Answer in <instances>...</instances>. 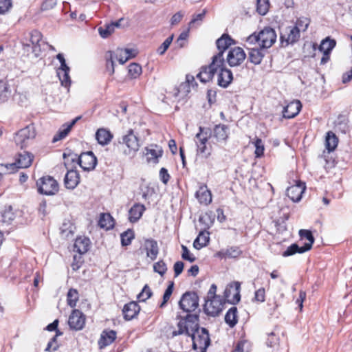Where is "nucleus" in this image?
<instances>
[{"label":"nucleus","mask_w":352,"mask_h":352,"mask_svg":"<svg viewBox=\"0 0 352 352\" xmlns=\"http://www.w3.org/2000/svg\"><path fill=\"white\" fill-rule=\"evenodd\" d=\"M117 146L124 155L131 159L140 147L139 138L133 129H129L126 134L118 139Z\"/></svg>","instance_id":"1"},{"label":"nucleus","mask_w":352,"mask_h":352,"mask_svg":"<svg viewBox=\"0 0 352 352\" xmlns=\"http://www.w3.org/2000/svg\"><path fill=\"white\" fill-rule=\"evenodd\" d=\"M178 330L173 332V336L182 334L190 336L197 331L199 327V316L197 314H187L182 318L177 324Z\"/></svg>","instance_id":"2"},{"label":"nucleus","mask_w":352,"mask_h":352,"mask_svg":"<svg viewBox=\"0 0 352 352\" xmlns=\"http://www.w3.org/2000/svg\"><path fill=\"white\" fill-rule=\"evenodd\" d=\"M299 235L302 239L305 238L308 242L305 243L302 246H299L296 243L292 244L283 252V256L287 257L296 253L302 254L311 250L314 243V237L311 232L308 230L302 229L299 230Z\"/></svg>","instance_id":"3"},{"label":"nucleus","mask_w":352,"mask_h":352,"mask_svg":"<svg viewBox=\"0 0 352 352\" xmlns=\"http://www.w3.org/2000/svg\"><path fill=\"white\" fill-rule=\"evenodd\" d=\"M192 340V348L195 350L199 349L206 351L210 344V338L208 331L204 328H199L197 331L189 336Z\"/></svg>","instance_id":"4"},{"label":"nucleus","mask_w":352,"mask_h":352,"mask_svg":"<svg viewBox=\"0 0 352 352\" xmlns=\"http://www.w3.org/2000/svg\"><path fill=\"white\" fill-rule=\"evenodd\" d=\"M35 137V127L33 124H29L16 133L14 141L16 145L23 149L30 144Z\"/></svg>","instance_id":"5"},{"label":"nucleus","mask_w":352,"mask_h":352,"mask_svg":"<svg viewBox=\"0 0 352 352\" xmlns=\"http://www.w3.org/2000/svg\"><path fill=\"white\" fill-rule=\"evenodd\" d=\"M38 192L45 195H54L58 191V184L52 177L43 176L36 181Z\"/></svg>","instance_id":"6"},{"label":"nucleus","mask_w":352,"mask_h":352,"mask_svg":"<svg viewBox=\"0 0 352 352\" xmlns=\"http://www.w3.org/2000/svg\"><path fill=\"white\" fill-rule=\"evenodd\" d=\"M33 159L34 155L30 152L23 151L19 153L14 163L6 164L9 168V171L6 174L14 173L18 168H25L30 166Z\"/></svg>","instance_id":"7"},{"label":"nucleus","mask_w":352,"mask_h":352,"mask_svg":"<svg viewBox=\"0 0 352 352\" xmlns=\"http://www.w3.org/2000/svg\"><path fill=\"white\" fill-rule=\"evenodd\" d=\"M223 65V63H219L217 57H212V63L208 66H204L197 74V78L202 82H207L211 80L218 72L219 67Z\"/></svg>","instance_id":"8"},{"label":"nucleus","mask_w":352,"mask_h":352,"mask_svg":"<svg viewBox=\"0 0 352 352\" xmlns=\"http://www.w3.org/2000/svg\"><path fill=\"white\" fill-rule=\"evenodd\" d=\"M179 306L185 312L194 311L199 306L197 294L193 292H186L182 295Z\"/></svg>","instance_id":"9"},{"label":"nucleus","mask_w":352,"mask_h":352,"mask_svg":"<svg viewBox=\"0 0 352 352\" xmlns=\"http://www.w3.org/2000/svg\"><path fill=\"white\" fill-rule=\"evenodd\" d=\"M300 38L299 30L294 26H287L280 32V40L282 46L293 45Z\"/></svg>","instance_id":"10"},{"label":"nucleus","mask_w":352,"mask_h":352,"mask_svg":"<svg viewBox=\"0 0 352 352\" xmlns=\"http://www.w3.org/2000/svg\"><path fill=\"white\" fill-rule=\"evenodd\" d=\"M260 47L270 48L276 41V34L274 29L266 27L259 32Z\"/></svg>","instance_id":"11"},{"label":"nucleus","mask_w":352,"mask_h":352,"mask_svg":"<svg viewBox=\"0 0 352 352\" xmlns=\"http://www.w3.org/2000/svg\"><path fill=\"white\" fill-rule=\"evenodd\" d=\"M223 309V304L220 297H214L213 299H206L204 305V312L211 316H218Z\"/></svg>","instance_id":"12"},{"label":"nucleus","mask_w":352,"mask_h":352,"mask_svg":"<svg viewBox=\"0 0 352 352\" xmlns=\"http://www.w3.org/2000/svg\"><path fill=\"white\" fill-rule=\"evenodd\" d=\"M233 44H234V41L228 34H223L216 41V45L219 50V53L213 56V57H217L219 63H223V52Z\"/></svg>","instance_id":"13"},{"label":"nucleus","mask_w":352,"mask_h":352,"mask_svg":"<svg viewBox=\"0 0 352 352\" xmlns=\"http://www.w3.org/2000/svg\"><path fill=\"white\" fill-rule=\"evenodd\" d=\"M78 164L84 170L90 171L95 168L97 158L92 151L82 153L78 157Z\"/></svg>","instance_id":"14"},{"label":"nucleus","mask_w":352,"mask_h":352,"mask_svg":"<svg viewBox=\"0 0 352 352\" xmlns=\"http://www.w3.org/2000/svg\"><path fill=\"white\" fill-rule=\"evenodd\" d=\"M246 54L240 47L231 49L227 56V62L230 67L240 65L245 59Z\"/></svg>","instance_id":"15"},{"label":"nucleus","mask_w":352,"mask_h":352,"mask_svg":"<svg viewBox=\"0 0 352 352\" xmlns=\"http://www.w3.org/2000/svg\"><path fill=\"white\" fill-rule=\"evenodd\" d=\"M217 74V85L222 88H227L233 80V74L230 69L223 65L219 67Z\"/></svg>","instance_id":"16"},{"label":"nucleus","mask_w":352,"mask_h":352,"mask_svg":"<svg viewBox=\"0 0 352 352\" xmlns=\"http://www.w3.org/2000/svg\"><path fill=\"white\" fill-rule=\"evenodd\" d=\"M85 324V316L83 313L78 309L73 310L68 320V324L70 329L79 331L84 327Z\"/></svg>","instance_id":"17"},{"label":"nucleus","mask_w":352,"mask_h":352,"mask_svg":"<svg viewBox=\"0 0 352 352\" xmlns=\"http://www.w3.org/2000/svg\"><path fill=\"white\" fill-rule=\"evenodd\" d=\"M200 132L196 135V144L197 146V152L203 155L207 158L210 155V148L208 147L206 143L208 142V135L203 133V128L199 127Z\"/></svg>","instance_id":"18"},{"label":"nucleus","mask_w":352,"mask_h":352,"mask_svg":"<svg viewBox=\"0 0 352 352\" xmlns=\"http://www.w3.org/2000/svg\"><path fill=\"white\" fill-rule=\"evenodd\" d=\"M306 186L305 183L299 181L296 184L288 187L286 190L287 197L294 202H298L301 198L302 195L305 190Z\"/></svg>","instance_id":"19"},{"label":"nucleus","mask_w":352,"mask_h":352,"mask_svg":"<svg viewBox=\"0 0 352 352\" xmlns=\"http://www.w3.org/2000/svg\"><path fill=\"white\" fill-rule=\"evenodd\" d=\"M116 339V332L114 330L105 329L102 331L98 344L102 349L112 344Z\"/></svg>","instance_id":"20"},{"label":"nucleus","mask_w":352,"mask_h":352,"mask_svg":"<svg viewBox=\"0 0 352 352\" xmlns=\"http://www.w3.org/2000/svg\"><path fill=\"white\" fill-rule=\"evenodd\" d=\"M302 108V104L299 100H294L289 102L283 108V116L285 118L290 119L296 116Z\"/></svg>","instance_id":"21"},{"label":"nucleus","mask_w":352,"mask_h":352,"mask_svg":"<svg viewBox=\"0 0 352 352\" xmlns=\"http://www.w3.org/2000/svg\"><path fill=\"white\" fill-rule=\"evenodd\" d=\"M144 249L146 252V256L154 261L159 254V247L157 241L153 239H146L144 241Z\"/></svg>","instance_id":"22"},{"label":"nucleus","mask_w":352,"mask_h":352,"mask_svg":"<svg viewBox=\"0 0 352 352\" xmlns=\"http://www.w3.org/2000/svg\"><path fill=\"white\" fill-rule=\"evenodd\" d=\"M140 307L136 302L132 301L126 304L122 309L124 318L126 320L133 319L140 312Z\"/></svg>","instance_id":"23"},{"label":"nucleus","mask_w":352,"mask_h":352,"mask_svg":"<svg viewBox=\"0 0 352 352\" xmlns=\"http://www.w3.org/2000/svg\"><path fill=\"white\" fill-rule=\"evenodd\" d=\"M145 150L147 161L155 164L158 162L159 157H162L163 153L162 148L157 144H152Z\"/></svg>","instance_id":"24"},{"label":"nucleus","mask_w":352,"mask_h":352,"mask_svg":"<svg viewBox=\"0 0 352 352\" xmlns=\"http://www.w3.org/2000/svg\"><path fill=\"white\" fill-rule=\"evenodd\" d=\"M80 182V175L76 170H69L64 179L65 186L68 189H74Z\"/></svg>","instance_id":"25"},{"label":"nucleus","mask_w":352,"mask_h":352,"mask_svg":"<svg viewBox=\"0 0 352 352\" xmlns=\"http://www.w3.org/2000/svg\"><path fill=\"white\" fill-rule=\"evenodd\" d=\"M80 119V117H76L72 120L69 123L63 124L58 130V133L53 137L52 142H56L65 138L70 132L72 127L75 125L76 122Z\"/></svg>","instance_id":"26"},{"label":"nucleus","mask_w":352,"mask_h":352,"mask_svg":"<svg viewBox=\"0 0 352 352\" xmlns=\"http://www.w3.org/2000/svg\"><path fill=\"white\" fill-rule=\"evenodd\" d=\"M213 136L218 142H226L229 136V128L225 124H217L213 129Z\"/></svg>","instance_id":"27"},{"label":"nucleus","mask_w":352,"mask_h":352,"mask_svg":"<svg viewBox=\"0 0 352 352\" xmlns=\"http://www.w3.org/2000/svg\"><path fill=\"white\" fill-rule=\"evenodd\" d=\"M146 210L144 205L135 204L129 211V220L131 223L137 222Z\"/></svg>","instance_id":"28"},{"label":"nucleus","mask_w":352,"mask_h":352,"mask_svg":"<svg viewBox=\"0 0 352 352\" xmlns=\"http://www.w3.org/2000/svg\"><path fill=\"white\" fill-rule=\"evenodd\" d=\"M195 197L201 204L208 205L212 201V194L206 186H200L196 192Z\"/></svg>","instance_id":"29"},{"label":"nucleus","mask_w":352,"mask_h":352,"mask_svg":"<svg viewBox=\"0 0 352 352\" xmlns=\"http://www.w3.org/2000/svg\"><path fill=\"white\" fill-rule=\"evenodd\" d=\"M90 241L87 237H78L74 244V251L80 256L85 254L89 248Z\"/></svg>","instance_id":"30"},{"label":"nucleus","mask_w":352,"mask_h":352,"mask_svg":"<svg viewBox=\"0 0 352 352\" xmlns=\"http://www.w3.org/2000/svg\"><path fill=\"white\" fill-rule=\"evenodd\" d=\"M113 137L111 131L104 128L98 129L96 133V139L98 144L102 146L109 144Z\"/></svg>","instance_id":"31"},{"label":"nucleus","mask_w":352,"mask_h":352,"mask_svg":"<svg viewBox=\"0 0 352 352\" xmlns=\"http://www.w3.org/2000/svg\"><path fill=\"white\" fill-rule=\"evenodd\" d=\"M264 48H262L261 47H260V48H258V47H250L249 48V56H248V58L250 60V61L254 64V65H259L264 56H265V53H264Z\"/></svg>","instance_id":"32"},{"label":"nucleus","mask_w":352,"mask_h":352,"mask_svg":"<svg viewBox=\"0 0 352 352\" xmlns=\"http://www.w3.org/2000/svg\"><path fill=\"white\" fill-rule=\"evenodd\" d=\"M237 308L232 307L228 309L225 316V322L230 327L233 328L238 322Z\"/></svg>","instance_id":"33"},{"label":"nucleus","mask_w":352,"mask_h":352,"mask_svg":"<svg viewBox=\"0 0 352 352\" xmlns=\"http://www.w3.org/2000/svg\"><path fill=\"white\" fill-rule=\"evenodd\" d=\"M30 34V41L32 45V52L36 54L37 52L40 51V42L42 39V34L36 30H32Z\"/></svg>","instance_id":"34"},{"label":"nucleus","mask_w":352,"mask_h":352,"mask_svg":"<svg viewBox=\"0 0 352 352\" xmlns=\"http://www.w3.org/2000/svg\"><path fill=\"white\" fill-rule=\"evenodd\" d=\"M119 26L120 21L106 24L104 27H100L98 28V33L102 38H106L114 32L116 28H118Z\"/></svg>","instance_id":"35"},{"label":"nucleus","mask_w":352,"mask_h":352,"mask_svg":"<svg viewBox=\"0 0 352 352\" xmlns=\"http://www.w3.org/2000/svg\"><path fill=\"white\" fill-rule=\"evenodd\" d=\"M209 232L206 231L200 232L193 243V246L197 250L207 245L209 242Z\"/></svg>","instance_id":"36"},{"label":"nucleus","mask_w":352,"mask_h":352,"mask_svg":"<svg viewBox=\"0 0 352 352\" xmlns=\"http://www.w3.org/2000/svg\"><path fill=\"white\" fill-rule=\"evenodd\" d=\"M98 225L100 228L108 230L113 228L114 223L112 217L108 213L101 214Z\"/></svg>","instance_id":"37"},{"label":"nucleus","mask_w":352,"mask_h":352,"mask_svg":"<svg viewBox=\"0 0 352 352\" xmlns=\"http://www.w3.org/2000/svg\"><path fill=\"white\" fill-rule=\"evenodd\" d=\"M326 148L329 152L333 151L336 149L338 143V138L334 133L329 131L326 136Z\"/></svg>","instance_id":"38"},{"label":"nucleus","mask_w":352,"mask_h":352,"mask_svg":"<svg viewBox=\"0 0 352 352\" xmlns=\"http://www.w3.org/2000/svg\"><path fill=\"white\" fill-rule=\"evenodd\" d=\"M336 45V40L331 39L330 37H327L322 41L318 49L320 52L330 54Z\"/></svg>","instance_id":"39"},{"label":"nucleus","mask_w":352,"mask_h":352,"mask_svg":"<svg viewBox=\"0 0 352 352\" xmlns=\"http://www.w3.org/2000/svg\"><path fill=\"white\" fill-rule=\"evenodd\" d=\"M236 288H235V293L233 295L232 299L229 298V295L231 292L230 289H226L224 292V296L227 299V301L232 305H234L239 302L241 299V295H240V283L239 282L235 283Z\"/></svg>","instance_id":"40"},{"label":"nucleus","mask_w":352,"mask_h":352,"mask_svg":"<svg viewBox=\"0 0 352 352\" xmlns=\"http://www.w3.org/2000/svg\"><path fill=\"white\" fill-rule=\"evenodd\" d=\"M128 51H123L122 49H118L116 52H113L114 58L118 60L120 64H124L128 60L133 58V55H129Z\"/></svg>","instance_id":"41"},{"label":"nucleus","mask_w":352,"mask_h":352,"mask_svg":"<svg viewBox=\"0 0 352 352\" xmlns=\"http://www.w3.org/2000/svg\"><path fill=\"white\" fill-rule=\"evenodd\" d=\"M121 244L122 246H128L131 243L132 240L135 238V234L133 230L128 229L120 234Z\"/></svg>","instance_id":"42"},{"label":"nucleus","mask_w":352,"mask_h":352,"mask_svg":"<svg viewBox=\"0 0 352 352\" xmlns=\"http://www.w3.org/2000/svg\"><path fill=\"white\" fill-rule=\"evenodd\" d=\"M266 344L268 347L273 348L274 349H278L279 348V337L275 332H271L267 335Z\"/></svg>","instance_id":"43"},{"label":"nucleus","mask_w":352,"mask_h":352,"mask_svg":"<svg viewBox=\"0 0 352 352\" xmlns=\"http://www.w3.org/2000/svg\"><path fill=\"white\" fill-rule=\"evenodd\" d=\"M67 305L71 307H74L78 300V292L75 289H69L67 292Z\"/></svg>","instance_id":"44"},{"label":"nucleus","mask_w":352,"mask_h":352,"mask_svg":"<svg viewBox=\"0 0 352 352\" xmlns=\"http://www.w3.org/2000/svg\"><path fill=\"white\" fill-rule=\"evenodd\" d=\"M69 70L57 71V75L59 78L60 83L65 87H69L71 85V79L69 75Z\"/></svg>","instance_id":"45"},{"label":"nucleus","mask_w":352,"mask_h":352,"mask_svg":"<svg viewBox=\"0 0 352 352\" xmlns=\"http://www.w3.org/2000/svg\"><path fill=\"white\" fill-rule=\"evenodd\" d=\"M106 69L110 75L114 73L115 58L112 52L109 51L106 54Z\"/></svg>","instance_id":"46"},{"label":"nucleus","mask_w":352,"mask_h":352,"mask_svg":"<svg viewBox=\"0 0 352 352\" xmlns=\"http://www.w3.org/2000/svg\"><path fill=\"white\" fill-rule=\"evenodd\" d=\"M310 23L309 19L307 17H300L297 19L294 28H297V30H299V32L300 31L305 32Z\"/></svg>","instance_id":"47"},{"label":"nucleus","mask_w":352,"mask_h":352,"mask_svg":"<svg viewBox=\"0 0 352 352\" xmlns=\"http://www.w3.org/2000/svg\"><path fill=\"white\" fill-rule=\"evenodd\" d=\"M142 73V67L138 63H131L129 65V74L132 78H136Z\"/></svg>","instance_id":"48"},{"label":"nucleus","mask_w":352,"mask_h":352,"mask_svg":"<svg viewBox=\"0 0 352 352\" xmlns=\"http://www.w3.org/2000/svg\"><path fill=\"white\" fill-rule=\"evenodd\" d=\"M269 9V1L268 0H257L256 3V11L261 15H265Z\"/></svg>","instance_id":"49"},{"label":"nucleus","mask_w":352,"mask_h":352,"mask_svg":"<svg viewBox=\"0 0 352 352\" xmlns=\"http://www.w3.org/2000/svg\"><path fill=\"white\" fill-rule=\"evenodd\" d=\"M153 292L148 285H145L142 292L138 295L139 301L145 302L147 299L151 297Z\"/></svg>","instance_id":"50"},{"label":"nucleus","mask_w":352,"mask_h":352,"mask_svg":"<svg viewBox=\"0 0 352 352\" xmlns=\"http://www.w3.org/2000/svg\"><path fill=\"white\" fill-rule=\"evenodd\" d=\"M254 144L256 148L254 152L256 157H261L263 155L265 151L264 144L261 138H256Z\"/></svg>","instance_id":"51"},{"label":"nucleus","mask_w":352,"mask_h":352,"mask_svg":"<svg viewBox=\"0 0 352 352\" xmlns=\"http://www.w3.org/2000/svg\"><path fill=\"white\" fill-rule=\"evenodd\" d=\"M153 270L161 276H164L167 271V266L163 260H160L153 265Z\"/></svg>","instance_id":"52"},{"label":"nucleus","mask_w":352,"mask_h":352,"mask_svg":"<svg viewBox=\"0 0 352 352\" xmlns=\"http://www.w3.org/2000/svg\"><path fill=\"white\" fill-rule=\"evenodd\" d=\"M195 85H197V83L195 80V77L192 75L188 74L186 77V82L184 83H182L179 86V90L185 89L186 88H188L186 90V92H189L188 88L190 86L194 87Z\"/></svg>","instance_id":"53"},{"label":"nucleus","mask_w":352,"mask_h":352,"mask_svg":"<svg viewBox=\"0 0 352 352\" xmlns=\"http://www.w3.org/2000/svg\"><path fill=\"white\" fill-rule=\"evenodd\" d=\"M14 219V214L12 211L11 207L4 210L1 212V221L3 223H10Z\"/></svg>","instance_id":"54"},{"label":"nucleus","mask_w":352,"mask_h":352,"mask_svg":"<svg viewBox=\"0 0 352 352\" xmlns=\"http://www.w3.org/2000/svg\"><path fill=\"white\" fill-rule=\"evenodd\" d=\"M173 34L168 36L162 44L157 48V52L160 55H163L169 47L173 40Z\"/></svg>","instance_id":"55"},{"label":"nucleus","mask_w":352,"mask_h":352,"mask_svg":"<svg viewBox=\"0 0 352 352\" xmlns=\"http://www.w3.org/2000/svg\"><path fill=\"white\" fill-rule=\"evenodd\" d=\"M173 287H174V283L170 282L164 294L163 301L161 303V305H160V307H163L166 305V303L168 302V300H169V298L173 293Z\"/></svg>","instance_id":"56"},{"label":"nucleus","mask_w":352,"mask_h":352,"mask_svg":"<svg viewBox=\"0 0 352 352\" xmlns=\"http://www.w3.org/2000/svg\"><path fill=\"white\" fill-rule=\"evenodd\" d=\"M12 6V0H0V14H4Z\"/></svg>","instance_id":"57"},{"label":"nucleus","mask_w":352,"mask_h":352,"mask_svg":"<svg viewBox=\"0 0 352 352\" xmlns=\"http://www.w3.org/2000/svg\"><path fill=\"white\" fill-rule=\"evenodd\" d=\"M182 258L184 260H186L190 261V263H192L195 261L196 258L190 254L189 250L188 248L184 245H182Z\"/></svg>","instance_id":"58"},{"label":"nucleus","mask_w":352,"mask_h":352,"mask_svg":"<svg viewBox=\"0 0 352 352\" xmlns=\"http://www.w3.org/2000/svg\"><path fill=\"white\" fill-rule=\"evenodd\" d=\"M226 250H227V255H228V258H237L242 253V252L239 249V248L236 247V246L230 247V248L226 249Z\"/></svg>","instance_id":"59"},{"label":"nucleus","mask_w":352,"mask_h":352,"mask_svg":"<svg viewBox=\"0 0 352 352\" xmlns=\"http://www.w3.org/2000/svg\"><path fill=\"white\" fill-rule=\"evenodd\" d=\"M254 300L257 302H263L265 300V289L261 287L256 290L254 293Z\"/></svg>","instance_id":"60"},{"label":"nucleus","mask_w":352,"mask_h":352,"mask_svg":"<svg viewBox=\"0 0 352 352\" xmlns=\"http://www.w3.org/2000/svg\"><path fill=\"white\" fill-rule=\"evenodd\" d=\"M246 42L250 45H255L258 43V46H260L259 33L257 34L256 33H253L252 34L250 35L247 38Z\"/></svg>","instance_id":"61"},{"label":"nucleus","mask_w":352,"mask_h":352,"mask_svg":"<svg viewBox=\"0 0 352 352\" xmlns=\"http://www.w3.org/2000/svg\"><path fill=\"white\" fill-rule=\"evenodd\" d=\"M184 264L182 261H177L173 266L175 277H177L182 274L184 270Z\"/></svg>","instance_id":"62"},{"label":"nucleus","mask_w":352,"mask_h":352,"mask_svg":"<svg viewBox=\"0 0 352 352\" xmlns=\"http://www.w3.org/2000/svg\"><path fill=\"white\" fill-rule=\"evenodd\" d=\"M56 0H45L41 5V9L43 10H47L52 9L56 5Z\"/></svg>","instance_id":"63"},{"label":"nucleus","mask_w":352,"mask_h":352,"mask_svg":"<svg viewBox=\"0 0 352 352\" xmlns=\"http://www.w3.org/2000/svg\"><path fill=\"white\" fill-rule=\"evenodd\" d=\"M184 14L179 11L175 13L170 19L171 25H175L178 24L182 19Z\"/></svg>","instance_id":"64"}]
</instances>
